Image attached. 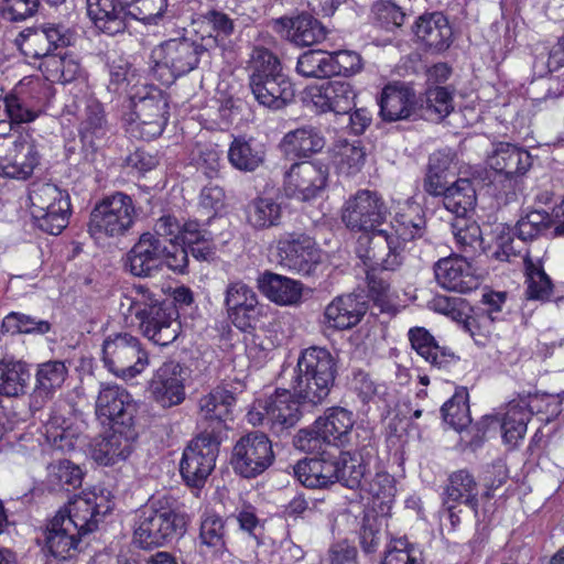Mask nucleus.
<instances>
[{"label":"nucleus","instance_id":"obj_1","mask_svg":"<svg viewBox=\"0 0 564 564\" xmlns=\"http://www.w3.org/2000/svg\"><path fill=\"white\" fill-rule=\"evenodd\" d=\"M236 395L228 389L216 387L198 401L202 432L183 452L180 473L185 484L202 488L215 468L219 446L226 437L228 422L232 421Z\"/></svg>","mask_w":564,"mask_h":564},{"label":"nucleus","instance_id":"obj_2","mask_svg":"<svg viewBox=\"0 0 564 564\" xmlns=\"http://www.w3.org/2000/svg\"><path fill=\"white\" fill-rule=\"evenodd\" d=\"M389 214V207L378 192L359 189L346 200L341 219L352 231L371 232L367 237V249L360 257L368 259L371 265L398 270L403 264L400 243L387 230L378 229Z\"/></svg>","mask_w":564,"mask_h":564},{"label":"nucleus","instance_id":"obj_3","mask_svg":"<svg viewBox=\"0 0 564 564\" xmlns=\"http://www.w3.org/2000/svg\"><path fill=\"white\" fill-rule=\"evenodd\" d=\"M119 310L141 334L159 346H167L180 334L178 314L172 301L143 284L132 285L120 297Z\"/></svg>","mask_w":564,"mask_h":564},{"label":"nucleus","instance_id":"obj_4","mask_svg":"<svg viewBox=\"0 0 564 564\" xmlns=\"http://www.w3.org/2000/svg\"><path fill=\"white\" fill-rule=\"evenodd\" d=\"M293 372V395L302 408L313 409L329 395L337 376V361L328 349L312 346L301 351Z\"/></svg>","mask_w":564,"mask_h":564},{"label":"nucleus","instance_id":"obj_5","mask_svg":"<svg viewBox=\"0 0 564 564\" xmlns=\"http://www.w3.org/2000/svg\"><path fill=\"white\" fill-rule=\"evenodd\" d=\"M186 514L170 496H153L139 511L134 522L133 544L143 550L163 546L186 532Z\"/></svg>","mask_w":564,"mask_h":564},{"label":"nucleus","instance_id":"obj_6","mask_svg":"<svg viewBox=\"0 0 564 564\" xmlns=\"http://www.w3.org/2000/svg\"><path fill=\"white\" fill-rule=\"evenodd\" d=\"M186 514L170 496H153L139 511L134 522L133 544L143 550L163 546L186 532Z\"/></svg>","mask_w":564,"mask_h":564},{"label":"nucleus","instance_id":"obj_7","mask_svg":"<svg viewBox=\"0 0 564 564\" xmlns=\"http://www.w3.org/2000/svg\"><path fill=\"white\" fill-rule=\"evenodd\" d=\"M249 70V86L259 105L280 110L293 100V84L284 74L279 57L270 50L256 46L250 56Z\"/></svg>","mask_w":564,"mask_h":564},{"label":"nucleus","instance_id":"obj_8","mask_svg":"<svg viewBox=\"0 0 564 564\" xmlns=\"http://www.w3.org/2000/svg\"><path fill=\"white\" fill-rule=\"evenodd\" d=\"M208 45L188 36H177L160 43L152 50V70L163 85L196 69L200 61L209 58Z\"/></svg>","mask_w":564,"mask_h":564},{"label":"nucleus","instance_id":"obj_9","mask_svg":"<svg viewBox=\"0 0 564 564\" xmlns=\"http://www.w3.org/2000/svg\"><path fill=\"white\" fill-rule=\"evenodd\" d=\"M487 164L496 173L492 181L496 198L505 205L517 200L523 177L533 165L531 153L516 144L500 142L488 154Z\"/></svg>","mask_w":564,"mask_h":564},{"label":"nucleus","instance_id":"obj_10","mask_svg":"<svg viewBox=\"0 0 564 564\" xmlns=\"http://www.w3.org/2000/svg\"><path fill=\"white\" fill-rule=\"evenodd\" d=\"M138 219L131 196L115 192L99 199L89 214L87 232L97 242L119 239L130 234Z\"/></svg>","mask_w":564,"mask_h":564},{"label":"nucleus","instance_id":"obj_11","mask_svg":"<svg viewBox=\"0 0 564 564\" xmlns=\"http://www.w3.org/2000/svg\"><path fill=\"white\" fill-rule=\"evenodd\" d=\"M377 454V438L372 431L356 427L355 448L340 452L338 457L332 456L334 482L338 481L349 489H360L364 481L371 476Z\"/></svg>","mask_w":564,"mask_h":564},{"label":"nucleus","instance_id":"obj_12","mask_svg":"<svg viewBox=\"0 0 564 564\" xmlns=\"http://www.w3.org/2000/svg\"><path fill=\"white\" fill-rule=\"evenodd\" d=\"M130 98L134 119L129 123V133L147 141L160 137L170 117L167 95L158 87L143 86Z\"/></svg>","mask_w":564,"mask_h":564},{"label":"nucleus","instance_id":"obj_13","mask_svg":"<svg viewBox=\"0 0 564 564\" xmlns=\"http://www.w3.org/2000/svg\"><path fill=\"white\" fill-rule=\"evenodd\" d=\"M102 361L115 376L131 379L145 369L149 357L138 337L129 333H117L104 340Z\"/></svg>","mask_w":564,"mask_h":564},{"label":"nucleus","instance_id":"obj_14","mask_svg":"<svg viewBox=\"0 0 564 564\" xmlns=\"http://www.w3.org/2000/svg\"><path fill=\"white\" fill-rule=\"evenodd\" d=\"M278 263L291 272L312 275L321 262L319 250L304 232H284L276 240Z\"/></svg>","mask_w":564,"mask_h":564},{"label":"nucleus","instance_id":"obj_15","mask_svg":"<svg viewBox=\"0 0 564 564\" xmlns=\"http://www.w3.org/2000/svg\"><path fill=\"white\" fill-rule=\"evenodd\" d=\"M273 460L274 453L269 437L261 432H252L236 443L230 463L240 476L254 478L264 473Z\"/></svg>","mask_w":564,"mask_h":564},{"label":"nucleus","instance_id":"obj_16","mask_svg":"<svg viewBox=\"0 0 564 564\" xmlns=\"http://www.w3.org/2000/svg\"><path fill=\"white\" fill-rule=\"evenodd\" d=\"M328 176V165L319 160L294 163L285 174V193L302 202L312 200L325 191Z\"/></svg>","mask_w":564,"mask_h":564},{"label":"nucleus","instance_id":"obj_17","mask_svg":"<svg viewBox=\"0 0 564 564\" xmlns=\"http://www.w3.org/2000/svg\"><path fill=\"white\" fill-rule=\"evenodd\" d=\"M165 242V239L154 234H142L126 254V271L135 278H151L160 272Z\"/></svg>","mask_w":564,"mask_h":564},{"label":"nucleus","instance_id":"obj_18","mask_svg":"<svg viewBox=\"0 0 564 564\" xmlns=\"http://www.w3.org/2000/svg\"><path fill=\"white\" fill-rule=\"evenodd\" d=\"M225 306L231 323L243 332L253 329L261 316V306L256 292L242 281L227 285Z\"/></svg>","mask_w":564,"mask_h":564},{"label":"nucleus","instance_id":"obj_19","mask_svg":"<svg viewBox=\"0 0 564 564\" xmlns=\"http://www.w3.org/2000/svg\"><path fill=\"white\" fill-rule=\"evenodd\" d=\"M112 510V505L104 496L95 494L76 497L68 508L59 509L63 520L69 528L86 535L94 532L102 518Z\"/></svg>","mask_w":564,"mask_h":564},{"label":"nucleus","instance_id":"obj_20","mask_svg":"<svg viewBox=\"0 0 564 564\" xmlns=\"http://www.w3.org/2000/svg\"><path fill=\"white\" fill-rule=\"evenodd\" d=\"M302 404L292 391L276 389L264 403V421L272 434L282 437L296 425L301 417Z\"/></svg>","mask_w":564,"mask_h":564},{"label":"nucleus","instance_id":"obj_21","mask_svg":"<svg viewBox=\"0 0 564 564\" xmlns=\"http://www.w3.org/2000/svg\"><path fill=\"white\" fill-rule=\"evenodd\" d=\"M468 259L464 256L440 259L433 268L438 285L457 293L477 290L480 283Z\"/></svg>","mask_w":564,"mask_h":564},{"label":"nucleus","instance_id":"obj_22","mask_svg":"<svg viewBox=\"0 0 564 564\" xmlns=\"http://www.w3.org/2000/svg\"><path fill=\"white\" fill-rule=\"evenodd\" d=\"M183 367L175 361L164 362L153 375L149 391L162 408L181 404L185 399Z\"/></svg>","mask_w":564,"mask_h":564},{"label":"nucleus","instance_id":"obj_23","mask_svg":"<svg viewBox=\"0 0 564 564\" xmlns=\"http://www.w3.org/2000/svg\"><path fill=\"white\" fill-rule=\"evenodd\" d=\"M307 96L316 111L346 115L355 107L356 93L348 82L329 80L308 88Z\"/></svg>","mask_w":564,"mask_h":564},{"label":"nucleus","instance_id":"obj_24","mask_svg":"<svg viewBox=\"0 0 564 564\" xmlns=\"http://www.w3.org/2000/svg\"><path fill=\"white\" fill-rule=\"evenodd\" d=\"M137 408L130 393L118 386H106L99 391L96 414L108 420L111 425H134Z\"/></svg>","mask_w":564,"mask_h":564},{"label":"nucleus","instance_id":"obj_25","mask_svg":"<svg viewBox=\"0 0 564 564\" xmlns=\"http://www.w3.org/2000/svg\"><path fill=\"white\" fill-rule=\"evenodd\" d=\"M380 116L383 121L417 118V98L413 88L403 83L388 84L378 99Z\"/></svg>","mask_w":564,"mask_h":564},{"label":"nucleus","instance_id":"obj_26","mask_svg":"<svg viewBox=\"0 0 564 564\" xmlns=\"http://www.w3.org/2000/svg\"><path fill=\"white\" fill-rule=\"evenodd\" d=\"M137 437L134 425H111V432L95 443L91 456L98 464L105 466L123 462L132 453Z\"/></svg>","mask_w":564,"mask_h":564},{"label":"nucleus","instance_id":"obj_27","mask_svg":"<svg viewBox=\"0 0 564 564\" xmlns=\"http://www.w3.org/2000/svg\"><path fill=\"white\" fill-rule=\"evenodd\" d=\"M273 30L284 34L297 46H312L326 39L327 30L319 20L308 13L294 18L281 17L273 20Z\"/></svg>","mask_w":564,"mask_h":564},{"label":"nucleus","instance_id":"obj_28","mask_svg":"<svg viewBox=\"0 0 564 564\" xmlns=\"http://www.w3.org/2000/svg\"><path fill=\"white\" fill-rule=\"evenodd\" d=\"M77 109L80 141L95 152L106 140L109 130L102 105L94 98H84Z\"/></svg>","mask_w":564,"mask_h":564},{"label":"nucleus","instance_id":"obj_29","mask_svg":"<svg viewBox=\"0 0 564 564\" xmlns=\"http://www.w3.org/2000/svg\"><path fill=\"white\" fill-rule=\"evenodd\" d=\"M259 291L281 306H296L302 302L303 284L285 275L265 270L257 278Z\"/></svg>","mask_w":564,"mask_h":564},{"label":"nucleus","instance_id":"obj_30","mask_svg":"<svg viewBox=\"0 0 564 564\" xmlns=\"http://www.w3.org/2000/svg\"><path fill=\"white\" fill-rule=\"evenodd\" d=\"M413 31L417 40L433 52H444L452 44V26L441 12L421 15L416 20Z\"/></svg>","mask_w":564,"mask_h":564},{"label":"nucleus","instance_id":"obj_31","mask_svg":"<svg viewBox=\"0 0 564 564\" xmlns=\"http://www.w3.org/2000/svg\"><path fill=\"white\" fill-rule=\"evenodd\" d=\"M326 144L321 128L304 124L286 132L279 143L280 150L286 156L310 158L321 152Z\"/></svg>","mask_w":564,"mask_h":564},{"label":"nucleus","instance_id":"obj_32","mask_svg":"<svg viewBox=\"0 0 564 564\" xmlns=\"http://www.w3.org/2000/svg\"><path fill=\"white\" fill-rule=\"evenodd\" d=\"M367 305L354 294L335 297L324 311V323L334 329H349L360 323Z\"/></svg>","mask_w":564,"mask_h":564},{"label":"nucleus","instance_id":"obj_33","mask_svg":"<svg viewBox=\"0 0 564 564\" xmlns=\"http://www.w3.org/2000/svg\"><path fill=\"white\" fill-rule=\"evenodd\" d=\"M354 424L352 412L341 406L329 408L324 416L315 421V427L322 431L327 445L337 447L351 442V435L355 434Z\"/></svg>","mask_w":564,"mask_h":564},{"label":"nucleus","instance_id":"obj_34","mask_svg":"<svg viewBox=\"0 0 564 564\" xmlns=\"http://www.w3.org/2000/svg\"><path fill=\"white\" fill-rule=\"evenodd\" d=\"M82 536L78 531L65 524L63 512L57 511L46 527L45 549L55 558L66 560L77 550Z\"/></svg>","mask_w":564,"mask_h":564},{"label":"nucleus","instance_id":"obj_35","mask_svg":"<svg viewBox=\"0 0 564 564\" xmlns=\"http://www.w3.org/2000/svg\"><path fill=\"white\" fill-rule=\"evenodd\" d=\"M425 215L419 204L409 203L395 214L391 221L393 232L390 235L400 243L399 251L403 258V243L421 238L425 231Z\"/></svg>","mask_w":564,"mask_h":564},{"label":"nucleus","instance_id":"obj_36","mask_svg":"<svg viewBox=\"0 0 564 564\" xmlns=\"http://www.w3.org/2000/svg\"><path fill=\"white\" fill-rule=\"evenodd\" d=\"M265 145L254 138L236 137L228 149V161L240 172H254L265 161Z\"/></svg>","mask_w":564,"mask_h":564},{"label":"nucleus","instance_id":"obj_37","mask_svg":"<svg viewBox=\"0 0 564 564\" xmlns=\"http://www.w3.org/2000/svg\"><path fill=\"white\" fill-rule=\"evenodd\" d=\"M409 339L411 347L432 367L446 368L457 359L449 349L441 347L424 327L411 328Z\"/></svg>","mask_w":564,"mask_h":564},{"label":"nucleus","instance_id":"obj_38","mask_svg":"<svg viewBox=\"0 0 564 564\" xmlns=\"http://www.w3.org/2000/svg\"><path fill=\"white\" fill-rule=\"evenodd\" d=\"M226 521L215 512L205 511L200 517L198 542L204 553L224 557L229 553L226 542Z\"/></svg>","mask_w":564,"mask_h":564},{"label":"nucleus","instance_id":"obj_39","mask_svg":"<svg viewBox=\"0 0 564 564\" xmlns=\"http://www.w3.org/2000/svg\"><path fill=\"white\" fill-rule=\"evenodd\" d=\"M40 205L37 208L43 212H50L54 224L50 229L64 230L68 225L70 214L69 196L66 192L58 188L55 184L44 183L37 188Z\"/></svg>","mask_w":564,"mask_h":564},{"label":"nucleus","instance_id":"obj_40","mask_svg":"<svg viewBox=\"0 0 564 564\" xmlns=\"http://www.w3.org/2000/svg\"><path fill=\"white\" fill-rule=\"evenodd\" d=\"M532 414L525 406L510 403L503 417L485 415L484 422H489L495 425V429H499L507 444L516 445L519 440L524 437Z\"/></svg>","mask_w":564,"mask_h":564},{"label":"nucleus","instance_id":"obj_41","mask_svg":"<svg viewBox=\"0 0 564 564\" xmlns=\"http://www.w3.org/2000/svg\"><path fill=\"white\" fill-rule=\"evenodd\" d=\"M332 455L323 453L318 458L300 460L294 466V475L307 488H325L334 484Z\"/></svg>","mask_w":564,"mask_h":564},{"label":"nucleus","instance_id":"obj_42","mask_svg":"<svg viewBox=\"0 0 564 564\" xmlns=\"http://www.w3.org/2000/svg\"><path fill=\"white\" fill-rule=\"evenodd\" d=\"M246 221L256 230L276 227L281 223V205L272 197L257 196L243 209Z\"/></svg>","mask_w":564,"mask_h":564},{"label":"nucleus","instance_id":"obj_43","mask_svg":"<svg viewBox=\"0 0 564 564\" xmlns=\"http://www.w3.org/2000/svg\"><path fill=\"white\" fill-rule=\"evenodd\" d=\"M444 207L456 218L468 216L477 203L476 188L469 178H458L441 196Z\"/></svg>","mask_w":564,"mask_h":564},{"label":"nucleus","instance_id":"obj_44","mask_svg":"<svg viewBox=\"0 0 564 564\" xmlns=\"http://www.w3.org/2000/svg\"><path fill=\"white\" fill-rule=\"evenodd\" d=\"M477 482L474 476L466 469L454 471L448 477L445 488L444 503L460 502L477 511L478 499Z\"/></svg>","mask_w":564,"mask_h":564},{"label":"nucleus","instance_id":"obj_45","mask_svg":"<svg viewBox=\"0 0 564 564\" xmlns=\"http://www.w3.org/2000/svg\"><path fill=\"white\" fill-rule=\"evenodd\" d=\"M83 471L68 459H58L47 466L46 486L50 491L70 492L80 487Z\"/></svg>","mask_w":564,"mask_h":564},{"label":"nucleus","instance_id":"obj_46","mask_svg":"<svg viewBox=\"0 0 564 564\" xmlns=\"http://www.w3.org/2000/svg\"><path fill=\"white\" fill-rule=\"evenodd\" d=\"M454 109L452 93L446 87H434L417 99V118L441 121Z\"/></svg>","mask_w":564,"mask_h":564},{"label":"nucleus","instance_id":"obj_47","mask_svg":"<svg viewBox=\"0 0 564 564\" xmlns=\"http://www.w3.org/2000/svg\"><path fill=\"white\" fill-rule=\"evenodd\" d=\"M561 221L560 210H556L554 215L545 210H531L518 220L516 231L519 240H532L544 235L552 227L555 228Z\"/></svg>","mask_w":564,"mask_h":564},{"label":"nucleus","instance_id":"obj_48","mask_svg":"<svg viewBox=\"0 0 564 564\" xmlns=\"http://www.w3.org/2000/svg\"><path fill=\"white\" fill-rule=\"evenodd\" d=\"M523 263L527 273V297L529 300L547 301L553 292V283L545 273L540 260L534 261L527 252L523 256Z\"/></svg>","mask_w":564,"mask_h":564},{"label":"nucleus","instance_id":"obj_49","mask_svg":"<svg viewBox=\"0 0 564 564\" xmlns=\"http://www.w3.org/2000/svg\"><path fill=\"white\" fill-rule=\"evenodd\" d=\"M456 243L464 257L473 259L479 250H482V235L479 225L470 220L468 216L456 218L452 224Z\"/></svg>","mask_w":564,"mask_h":564},{"label":"nucleus","instance_id":"obj_50","mask_svg":"<svg viewBox=\"0 0 564 564\" xmlns=\"http://www.w3.org/2000/svg\"><path fill=\"white\" fill-rule=\"evenodd\" d=\"M40 411V421L44 427L45 442L53 448L64 451L69 446V442L65 436L66 420L61 410L54 403L47 408L37 409Z\"/></svg>","mask_w":564,"mask_h":564},{"label":"nucleus","instance_id":"obj_51","mask_svg":"<svg viewBox=\"0 0 564 564\" xmlns=\"http://www.w3.org/2000/svg\"><path fill=\"white\" fill-rule=\"evenodd\" d=\"M30 371L21 361H0V395L18 397L24 393Z\"/></svg>","mask_w":564,"mask_h":564},{"label":"nucleus","instance_id":"obj_52","mask_svg":"<svg viewBox=\"0 0 564 564\" xmlns=\"http://www.w3.org/2000/svg\"><path fill=\"white\" fill-rule=\"evenodd\" d=\"M203 18L212 33L207 36H203L200 41L208 45V51H210L213 46L225 47L226 40L230 37L236 30L235 20L227 13L217 9L208 10Z\"/></svg>","mask_w":564,"mask_h":564},{"label":"nucleus","instance_id":"obj_53","mask_svg":"<svg viewBox=\"0 0 564 564\" xmlns=\"http://www.w3.org/2000/svg\"><path fill=\"white\" fill-rule=\"evenodd\" d=\"M441 414L445 423L454 430L462 431L471 423L468 405V392L462 388L441 408Z\"/></svg>","mask_w":564,"mask_h":564},{"label":"nucleus","instance_id":"obj_54","mask_svg":"<svg viewBox=\"0 0 564 564\" xmlns=\"http://www.w3.org/2000/svg\"><path fill=\"white\" fill-rule=\"evenodd\" d=\"M332 55L322 50H310L301 54L296 63V72L303 77H330Z\"/></svg>","mask_w":564,"mask_h":564},{"label":"nucleus","instance_id":"obj_55","mask_svg":"<svg viewBox=\"0 0 564 564\" xmlns=\"http://www.w3.org/2000/svg\"><path fill=\"white\" fill-rule=\"evenodd\" d=\"M67 376V368L63 361L48 360L37 367V397L44 394L50 398L61 388Z\"/></svg>","mask_w":564,"mask_h":564},{"label":"nucleus","instance_id":"obj_56","mask_svg":"<svg viewBox=\"0 0 564 564\" xmlns=\"http://www.w3.org/2000/svg\"><path fill=\"white\" fill-rule=\"evenodd\" d=\"M40 31L46 42V47L40 51H44L45 55L72 46L76 42V32L61 22L43 23Z\"/></svg>","mask_w":564,"mask_h":564},{"label":"nucleus","instance_id":"obj_57","mask_svg":"<svg viewBox=\"0 0 564 564\" xmlns=\"http://www.w3.org/2000/svg\"><path fill=\"white\" fill-rule=\"evenodd\" d=\"M365 264H367L371 270L367 273V281L369 288V296L373 300V305L379 308L380 312H386L390 308L389 301V292L390 284L376 274L377 269H381L384 271H390L389 269H384L380 265H371L370 261L365 257Z\"/></svg>","mask_w":564,"mask_h":564},{"label":"nucleus","instance_id":"obj_58","mask_svg":"<svg viewBox=\"0 0 564 564\" xmlns=\"http://www.w3.org/2000/svg\"><path fill=\"white\" fill-rule=\"evenodd\" d=\"M489 251L492 259L507 262H511L513 258L521 253L520 243L516 245L514 234L509 228H503L496 235Z\"/></svg>","mask_w":564,"mask_h":564},{"label":"nucleus","instance_id":"obj_59","mask_svg":"<svg viewBox=\"0 0 564 564\" xmlns=\"http://www.w3.org/2000/svg\"><path fill=\"white\" fill-rule=\"evenodd\" d=\"M330 55V76H352L364 67L361 56L355 51L341 50L332 52Z\"/></svg>","mask_w":564,"mask_h":564},{"label":"nucleus","instance_id":"obj_60","mask_svg":"<svg viewBox=\"0 0 564 564\" xmlns=\"http://www.w3.org/2000/svg\"><path fill=\"white\" fill-rule=\"evenodd\" d=\"M37 58H41L37 69L41 70L46 82H68L73 78V76L66 75V62L59 54L47 53L45 55L44 51L37 50Z\"/></svg>","mask_w":564,"mask_h":564},{"label":"nucleus","instance_id":"obj_61","mask_svg":"<svg viewBox=\"0 0 564 564\" xmlns=\"http://www.w3.org/2000/svg\"><path fill=\"white\" fill-rule=\"evenodd\" d=\"M193 161L206 177L213 180L220 176L221 158L217 149L213 147H198Z\"/></svg>","mask_w":564,"mask_h":564},{"label":"nucleus","instance_id":"obj_62","mask_svg":"<svg viewBox=\"0 0 564 564\" xmlns=\"http://www.w3.org/2000/svg\"><path fill=\"white\" fill-rule=\"evenodd\" d=\"M339 169L347 175H354L358 173L365 164L366 152L364 148L358 143H346L343 145L339 152Z\"/></svg>","mask_w":564,"mask_h":564},{"label":"nucleus","instance_id":"obj_63","mask_svg":"<svg viewBox=\"0 0 564 564\" xmlns=\"http://www.w3.org/2000/svg\"><path fill=\"white\" fill-rule=\"evenodd\" d=\"M7 152L8 150H0V176L21 181L31 177L34 172V162L32 160L20 161L18 156L14 161H9Z\"/></svg>","mask_w":564,"mask_h":564},{"label":"nucleus","instance_id":"obj_64","mask_svg":"<svg viewBox=\"0 0 564 564\" xmlns=\"http://www.w3.org/2000/svg\"><path fill=\"white\" fill-rule=\"evenodd\" d=\"M3 105L9 119L17 126V129L30 124L34 112L15 95L4 96Z\"/></svg>","mask_w":564,"mask_h":564}]
</instances>
